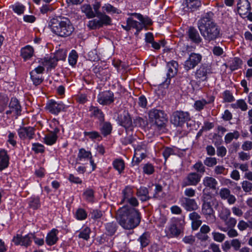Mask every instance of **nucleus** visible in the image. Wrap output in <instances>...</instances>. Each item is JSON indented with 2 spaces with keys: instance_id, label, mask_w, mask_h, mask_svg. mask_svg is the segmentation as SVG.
Wrapping results in <instances>:
<instances>
[{
  "instance_id": "nucleus-31",
  "label": "nucleus",
  "mask_w": 252,
  "mask_h": 252,
  "mask_svg": "<svg viewBox=\"0 0 252 252\" xmlns=\"http://www.w3.org/2000/svg\"><path fill=\"white\" fill-rule=\"evenodd\" d=\"M137 195L142 201H147L150 198L148 189L144 187L137 189Z\"/></svg>"
},
{
  "instance_id": "nucleus-53",
  "label": "nucleus",
  "mask_w": 252,
  "mask_h": 252,
  "mask_svg": "<svg viewBox=\"0 0 252 252\" xmlns=\"http://www.w3.org/2000/svg\"><path fill=\"white\" fill-rule=\"evenodd\" d=\"M60 125L59 122L56 119L54 118L51 121L50 126L51 128L52 129V132L55 133H59L60 131V129L59 126Z\"/></svg>"
},
{
  "instance_id": "nucleus-59",
  "label": "nucleus",
  "mask_w": 252,
  "mask_h": 252,
  "mask_svg": "<svg viewBox=\"0 0 252 252\" xmlns=\"http://www.w3.org/2000/svg\"><path fill=\"white\" fill-rule=\"evenodd\" d=\"M142 247H146L149 243V239L147 234H143L139 239Z\"/></svg>"
},
{
  "instance_id": "nucleus-18",
  "label": "nucleus",
  "mask_w": 252,
  "mask_h": 252,
  "mask_svg": "<svg viewBox=\"0 0 252 252\" xmlns=\"http://www.w3.org/2000/svg\"><path fill=\"white\" fill-rule=\"evenodd\" d=\"M201 176L197 173L192 172L189 173L182 184V187L188 186H196L200 181Z\"/></svg>"
},
{
  "instance_id": "nucleus-36",
  "label": "nucleus",
  "mask_w": 252,
  "mask_h": 252,
  "mask_svg": "<svg viewBox=\"0 0 252 252\" xmlns=\"http://www.w3.org/2000/svg\"><path fill=\"white\" fill-rule=\"evenodd\" d=\"M240 136L239 132L235 130L233 132H229L224 137V141L226 144L230 143L233 139H237Z\"/></svg>"
},
{
  "instance_id": "nucleus-34",
  "label": "nucleus",
  "mask_w": 252,
  "mask_h": 252,
  "mask_svg": "<svg viewBox=\"0 0 252 252\" xmlns=\"http://www.w3.org/2000/svg\"><path fill=\"white\" fill-rule=\"evenodd\" d=\"M126 24L129 26L130 28H133L136 29L137 32L140 31L143 28L142 24L134 20L131 18H127L126 20Z\"/></svg>"
},
{
  "instance_id": "nucleus-37",
  "label": "nucleus",
  "mask_w": 252,
  "mask_h": 252,
  "mask_svg": "<svg viewBox=\"0 0 252 252\" xmlns=\"http://www.w3.org/2000/svg\"><path fill=\"white\" fill-rule=\"evenodd\" d=\"M30 75L33 84L36 86L40 85L43 81L42 75L36 74L34 72L33 73H30Z\"/></svg>"
},
{
  "instance_id": "nucleus-28",
  "label": "nucleus",
  "mask_w": 252,
  "mask_h": 252,
  "mask_svg": "<svg viewBox=\"0 0 252 252\" xmlns=\"http://www.w3.org/2000/svg\"><path fill=\"white\" fill-rule=\"evenodd\" d=\"M97 101L101 105H107L110 103V94L109 93L103 92L97 96Z\"/></svg>"
},
{
  "instance_id": "nucleus-26",
  "label": "nucleus",
  "mask_w": 252,
  "mask_h": 252,
  "mask_svg": "<svg viewBox=\"0 0 252 252\" xmlns=\"http://www.w3.org/2000/svg\"><path fill=\"white\" fill-rule=\"evenodd\" d=\"M203 184L206 187L212 189H216L218 182L214 178L207 176L203 179Z\"/></svg>"
},
{
  "instance_id": "nucleus-63",
  "label": "nucleus",
  "mask_w": 252,
  "mask_h": 252,
  "mask_svg": "<svg viewBox=\"0 0 252 252\" xmlns=\"http://www.w3.org/2000/svg\"><path fill=\"white\" fill-rule=\"evenodd\" d=\"M162 154L165 159L166 160L170 156L174 155L175 153L173 149L166 147L164 149Z\"/></svg>"
},
{
  "instance_id": "nucleus-51",
  "label": "nucleus",
  "mask_w": 252,
  "mask_h": 252,
  "mask_svg": "<svg viewBox=\"0 0 252 252\" xmlns=\"http://www.w3.org/2000/svg\"><path fill=\"white\" fill-rule=\"evenodd\" d=\"M8 101V98L7 96L4 95H0V113L3 112Z\"/></svg>"
},
{
  "instance_id": "nucleus-2",
  "label": "nucleus",
  "mask_w": 252,
  "mask_h": 252,
  "mask_svg": "<svg viewBox=\"0 0 252 252\" xmlns=\"http://www.w3.org/2000/svg\"><path fill=\"white\" fill-rule=\"evenodd\" d=\"M48 27L53 33L62 37L70 36L74 30L69 19L63 16L52 18L48 23Z\"/></svg>"
},
{
  "instance_id": "nucleus-14",
  "label": "nucleus",
  "mask_w": 252,
  "mask_h": 252,
  "mask_svg": "<svg viewBox=\"0 0 252 252\" xmlns=\"http://www.w3.org/2000/svg\"><path fill=\"white\" fill-rule=\"evenodd\" d=\"M118 121L120 124L125 127L126 129L130 128L132 126V120L129 114L123 110L119 111Z\"/></svg>"
},
{
  "instance_id": "nucleus-39",
  "label": "nucleus",
  "mask_w": 252,
  "mask_h": 252,
  "mask_svg": "<svg viewBox=\"0 0 252 252\" xmlns=\"http://www.w3.org/2000/svg\"><path fill=\"white\" fill-rule=\"evenodd\" d=\"M189 35L191 39L196 43H199L201 41V38L198 33L196 30L193 28H190L189 30Z\"/></svg>"
},
{
  "instance_id": "nucleus-58",
  "label": "nucleus",
  "mask_w": 252,
  "mask_h": 252,
  "mask_svg": "<svg viewBox=\"0 0 252 252\" xmlns=\"http://www.w3.org/2000/svg\"><path fill=\"white\" fill-rule=\"evenodd\" d=\"M204 164L208 167H213L217 163V160L216 158H207L204 161Z\"/></svg>"
},
{
  "instance_id": "nucleus-29",
  "label": "nucleus",
  "mask_w": 252,
  "mask_h": 252,
  "mask_svg": "<svg viewBox=\"0 0 252 252\" xmlns=\"http://www.w3.org/2000/svg\"><path fill=\"white\" fill-rule=\"evenodd\" d=\"M81 10L88 18H92L95 17V12L93 11L92 6L89 4H83L81 7Z\"/></svg>"
},
{
  "instance_id": "nucleus-43",
  "label": "nucleus",
  "mask_w": 252,
  "mask_h": 252,
  "mask_svg": "<svg viewBox=\"0 0 252 252\" xmlns=\"http://www.w3.org/2000/svg\"><path fill=\"white\" fill-rule=\"evenodd\" d=\"M84 135L86 136H88L89 138L93 140H97L98 141H100L102 139L100 134L95 131L85 132Z\"/></svg>"
},
{
  "instance_id": "nucleus-4",
  "label": "nucleus",
  "mask_w": 252,
  "mask_h": 252,
  "mask_svg": "<svg viewBox=\"0 0 252 252\" xmlns=\"http://www.w3.org/2000/svg\"><path fill=\"white\" fill-rule=\"evenodd\" d=\"M148 115L149 120L158 127L164 126L167 121V115L163 110L152 109Z\"/></svg>"
},
{
  "instance_id": "nucleus-54",
  "label": "nucleus",
  "mask_w": 252,
  "mask_h": 252,
  "mask_svg": "<svg viewBox=\"0 0 252 252\" xmlns=\"http://www.w3.org/2000/svg\"><path fill=\"white\" fill-rule=\"evenodd\" d=\"M208 104L205 99L197 100L194 104V108L197 111H200L204 108V107Z\"/></svg>"
},
{
  "instance_id": "nucleus-23",
  "label": "nucleus",
  "mask_w": 252,
  "mask_h": 252,
  "mask_svg": "<svg viewBox=\"0 0 252 252\" xmlns=\"http://www.w3.org/2000/svg\"><path fill=\"white\" fill-rule=\"evenodd\" d=\"M39 63L43 65L44 67H46L47 69L54 68L57 65V60L52 57H45L43 59H40Z\"/></svg>"
},
{
  "instance_id": "nucleus-24",
  "label": "nucleus",
  "mask_w": 252,
  "mask_h": 252,
  "mask_svg": "<svg viewBox=\"0 0 252 252\" xmlns=\"http://www.w3.org/2000/svg\"><path fill=\"white\" fill-rule=\"evenodd\" d=\"M34 49L30 45H27L21 50V56L25 61L30 59L33 55Z\"/></svg>"
},
{
  "instance_id": "nucleus-48",
  "label": "nucleus",
  "mask_w": 252,
  "mask_h": 252,
  "mask_svg": "<svg viewBox=\"0 0 252 252\" xmlns=\"http://www.w3.org/2000/svg\"><path fill=\"white\" fill-rule=\"evenodd\" d=\"M87 217V214L83 209L79 208L76 211L75 217L78 220H84Z\"/></svg>"
},
{
  "instance_id": "nucleus-1",
  "label": "nucleus",
  "mask_w": 252,
  "mask_h": 252,
  "mask_svg": "<svg viewBox=\"0 0 252 252\" xmlns=\"http://www.w3.org/2000/svg\"><path fill=\"white\" fill-rule=\"evenodd\" d=\"M116 219L125 229L131 230L139 225L141 221L140 214L133 207L124 206L116 213Z\"/></svg>"
},
{
  "instance_id": "nucleus-45",
  "label": "nucleus",
  "mask_w": 252,
  "mask_h": 252,
  "mask_svg": "<svg viewBox=\"0 0 252 252\" xmlns=\"http://www.w3.org/2000/svg\"><path fill=\"white\" fill-rule=\"evenodd\" d=\"M231 215L230 211L227 208L223 207L219 212V217L220 220L223 221L226 220L227 218L230 217Z\"/></svg>"
},
{
  "instance_id": "nucleus-13",
  "label": "nucleus",
  "mask_w": 252,
  "mask_h": 252,
  "mask_svg": "<svg viewBox=\"0 0 252 252\" xmlns=\"http://www.w3.org/2000/svg\"><path fill=\"white\" fill-rule=\"evenodd\" d=\"M77 160L82 162L90 161V164L92 166V170H94L96 168V165L93 159L91 152L86 151L85 149L81 148L79 150Z\"/></svg>"
},
{
  "instance_id": "nucleus-35",
  "label": "nucleus",
  "mask_w": 252,
  "mask_h": 252,
  "mask_svg": "<svg viewBox=\"0 0 252 252\" xmlns=\"http://www.w3.org/2000/svg\"><path fill=\"white\" fill-rule=\"evenodd\" d=\"M91 232V229L89 227L86 226L80 230L78 235V237L87 241L90 239Z\"/></svg>"
},
{
  "instance_id": "nucleus-62",
  "label": "nucleus",
  "mask_w": 252,
  "mask_h": 252,
  "mask_svg": "<svg viewBox=\"0 0 252 252\" xmlns=\"http://www.w3.org/2000/svg\"><path fill=\"white\" fill-rule=\"evenodd\" d=\"M100 130L104 136L109 134L110 133V124L109 123H104Z\"/></svg>"
},
{
  "instance_id": "nucleus-41",
  "label": "nucleus",
  "mask_w": 252,
  "mask_h": 252,
  "mask_svg": "<svg viewBox=\"0 0 252 252\" xmlns=\"http://www.w3.org/2000/svg\"><path fill=\"white\" fill-rule=\"evenodd\" d=\"M30 207L34 209H37L40 206V199L38 197H32L29 201Z\"/></svg>"
},
{
  "instance_id": "nucleus-57",
  "label": "nucleus",
  "mask_w": 252,
  "mask_h": 252,
  "mask_svg": "<svg viewBox=\"0 0 252 252\" xmlns=\"http://www.w3.org/2000/svg\"><path fill=\"white\" fill-rule=\"evenodd\" d=\"M242 188L245 192H249L252 190V183L248 181H244L242 183Z\"/></svg>"
},
{
  "instance_id": "nucleus-60",
  "label": "nucleus",
  "mask_w": 252,
  "mask_h": 252,
  "mask_svg": "<svg viewBox=\"0 0 252 252\" xmlns=\"http://www.w3.org/2000/svg\"><path fill=\"white\" fill-rule=\"evenodd\" d=\"M242 64V61L237 58L234 59L231 64L230 66L231 70H235Z\"/></svg>"
},
{
  "instance_id": "nucleus-11",
  "label": "nucleus",
  "mask_w": 252,
  "mask_h": 252,
  "mask_svg": "<svg viewBox=\"0 0 252 252\" xmlns=\"http://www.w3.org/2000/svg\"><path fill=\"white\" fill-rule=\"evenodd\" d=\"M202 213L205 216L208 220H214L215 216L214 211L212 207L210 202L208 201L205 197L202 199Z\"/></svg>"
},
{
  "instance_id": "nucleus-40",
  "label": "nucleus",
  "mask_w": 252,
  "mask_h": 252,
  "mask_svg": "<svg viewBox=\"0 0 252 252\" xmlns=\"http://www.w3.org/2000/svg\"><path fill=\"white\" fill-rule=\"evenodd\" d=\"M13 11L18 15H21L24 13L25 10V6L21 3H16L11 6Z\"/></svg>"
},
{
  "instance_id": "nucleus-22",
  "label": "nucleus",
  "mask_w": 252,
  "mask_h": 252,
  "mask_svg": "<svg viewBox=\"0 0 252 252\" xmlns=\"http://www.w3.org/2000/svg\"><path fill=\"white\" fill-rule=\"evenodd\" d=\"M183 207L188 211L196 210L198 208V206L195 200L188 197H184L182 201Z\"/></svg>"
},
{
  "instance_id": "nucleus-3",
  "label": "nucleus",
  "mask_w": 252,
  "mask_h": 252,
  "mask_svg": "<svg viewBox=\"0 0 252 252\" xmlns=\"http://www.w3.org/2000/svg\"><path fill=\"white\" fill-rule=\"evenodd\" d=\"M212 13H207L198 22V27L201 35L209 41L219 37L220 30L213 21Z\"/></svg>"
},
{
  "instance_id": "nucleus-6",
  "label": "nucleus",
  "mask_w": 252,
  "mask_h": 252,
  "mask_svg": "<svg viewBox=\"0 0 252 252\" xmlns=\"http://www.w3.org/2000/svg\"><path fill=\"white\" fill-rule=\"evenodd\" d=\"M68 107L62 101L51 99L47 102L45 109L52 114L58 115L60 112L65 111Z\"/></svg>"
},
{
  "instance_id": "nucleus-16",
  "label": "nucleus",
  "mask_w": 252,
  "mask_h": 252,
  "mask_svg": "<svg viewBox=\"0 0 252 252\" xmlns=\"http://www.w3.org/2000/svg\"><path fill=\"white\" fill-rule=\"evenodd\" d=\"M211 72V69L209 67L202 65L196 71L195 78L198 82L206 81L208 74Z\"/></svg>"
},
{
  "instance_id": "nucleus-38",
  "label": "nucleus",
  "mask_w": 252,
  "mask_h": 252,
  "mask_svg": "<svg viewBox=\"0 0 252 252\" xmlns=\"http://www.w3.org/2000/svg\"><path fill=\"white\" fill-rule=\"evenodd\" d=\"M168 75L169 77H173L177 71L178 63L176 62H172L168 64Z\"/></svg>"
},
{
  "instance_id": "nucleus-49",
  "label": "nucleus",
  "mask_w": 252,
  "mask_h": 252,
  "mask_svg": "<svg viewBox=\"0 0 252 252\" xmlns=\"http://www.w3.org/2000/svg\"><path fill=\"white\" fill-rule=\"evenodd\" d=\"M32 150L35 153H43L44 150V146L38 143H33L32 144Z\"/></svg>"
},
{
  "instance_id": "nucleus-17",
  "label": "nucleus",
  "mask_w": 252,
  "mask_h": 252,
  "mask_svg": "<svg viewBox=\"0 0 252 252\" xmlns=\"http://www.w3.org/2000/svg\"><path fill=\"white\" fill-rule=\"evenodd\" d=\"M146 157V150L145 145H138L135 149L132 162L138 164Z\"/></svg>"
},
{
  "instance_id": "nucleus-55",
  "label": "nucleus",
  "mask_w": 252,
  "mask_h": 252,
  "mask_svg": "<svg viewBox=\"0 0 252 252\" xmlns=\"http://www.w3.org/2000/svg\"><path fill=\"white\" fill-rule=\"evenodd\" d=\"M16 138L17 136L15 133L10 131L8 132L7 142L13 147L16 146Z\"/></svg>"
},
{
  "instance_id": "nucleus-19",
  "label": "nucleus",
  "mask_w": 252,
  "mask_h": 252,
  "mask_svg": "<svg viewBox=\"0 0 252 252\" xmlns=\"http://www.w3.org/2000/svg\"><path fill=\"white\" fill-rule=\"evenodd\" d=\"M237 10L241 16L246 15L251 10L250 2L248 0H240L237 4Z\"/></svg>"
},
{
  "instance_id": "nucleus-64",
  "label": "nucleus",
  "mask_w": 252,
  "mask_h": 252,
  "mask_svg": "<svg viewBox=\"0 0 252 252\" xmlns=\"http://www.w3.org/2000/svg\"><path fill=\"white\" fill-rule=\"evenodd\" d=\"M113 64L117 72H119L120 70L123 69H125V65L122 64L121 61L120 60H114L113 61Z\"/></svg>"
},
{
  "instance_id": "nucleus-33",
  "label": "nucleus",
  "mask_w": 252,
  "mask_h": 252,
  "mask_svg": "<svg viewBox=\"0 0 252 252\" xmlns=\"http://www.w3.org/2000/svg\"><path fill=\"white\" fill-rule=\"evenodd\" d=\"M114 168L118 171L119 174H121L125 169V162L122 159H116L113 162Z\"/></svg>"
},
{
  "instance_id": "nucleus-46",
  "label": "nucleus",
  "mask_w": 252,
  "mask_h": 252,
  "mask_svg": "<svg viewBox=\"0 0 252 252\" xmlns=\"http://www.w3.org/2000/svg\"><path fill=\"white\" fill-rule=\"evenodd\" d=\"M78 55L75 50H72L68 56V63L70 65L74 66L77 63Z\"/></svg>"
},
{
  "instance_id": "nucleus-12",
  "label": "nucleus",
  "mask_w": 252,
  "mask_h": 252,
  "mask_svg": "<svg viewBox=\"0 0 252 252\" xmlns=\"http://www.w3.org/2000/svg\"><path fill=\"white\" fill-rule=\"evenodd\" d=\"M19 138L22 140H31L34 138L35 128L32 126H23L17 130Z\"/></svg>"
},
{
  "instance_id": "nucleus-7",
  "label": "nucleus",
  "mask_w": 252,
  "mask_h": 252,
  "mask_svg": "<svg viewBox=\"0 0 252 252\" xmlns=\"http://www.w3.org/2000/svg\"><path fill=\"white\" fill-rule=\"evenodd\" d=\"M110 18L105 15L101 14L96 18L90 20L87 24L91 30H95L103 26L104 25H109Z\"/></svg>"
},
{
  "instance_id": "nucleus-10",
  "label": "nucleus",
  "mask_w": 252,
  "mask_h": 252,
  "mask_svg": "<svg viewBox=\"0 0 252 252\" xmlns=\"http://www.w3.org/2000/svg\"><path fill=\"white\" fill-rule=\"evenodd\" d=\"M22 111L21 106L18 100L15 97L11 99L9 104V110L6 111L7 115L12 114L13 116L17 118L21 115Z\"/></svg>"
},
{
  "instance_id": "nucleus-5",
  "label": "nucleus",
  "mask_w": 252,
  "mask_h": 252,
  "mask_svg": "<svg viewBox=\"0 0 252 252\" xmlns=\"http://www.w3.org/2000/svg\"><path fill=\"white\" fill-rule=\"evenodd\" d=\"M190 120L188 112L182 111L174 112L171 117V122L176 126H182L186 122Z\"/></svg>"
},
{
  "instance_id": "nucleus-32",
  "label": "nucleus",
  "mask_w": 252,
  "mask_h": 252,
  "mask_svg": "<svg viewBox=\"0 0 252 252\" xmlns=\"http://www.w3.org/2000/svg\"><path fill=\"white\" fill-rule=\"evenodd\" d=\"M181 230L177 227L176 224H172L168 229L167 236L169 238L178 237L181 233Z\"/></svg>"
},
{
  "instance_id": "nucleus-9",
  "label": "nucleus",
  "mask_w": 252,
  "mask_h": 252,
  "mask_svg": "<svg viewBox=\"0 0 252 252\" xmlns=\"http://www.w3.org/2000/svg\"><path fill=\"white\" fill-rule=\"evenodd\" d=\"M201 59V55L194 53L190 54L188 59L185 62L184 68L187 71L194 68L200 63Z\"/></svg>"
},
{
  "instance_id": "nucleus-30",
  "label": "nucleus",
  "mask_w": 252,
  "mask_h": 252,
  "mask_svg": "<svg viewBox=\"0 0 252 252\" xmlns=\"http://www.w3.org/2000/svg\"><path fill=\"white\" fill-rule=\"evenodd\" d=\"M186 4L188 10L193 11L201 5V2L199 0H186Z\"/></svg>"
},
{
  "instance_id": "nucleus-25",
  "label": "nucleus",
  "mask_w": 252,
  "mask_h": 252,
  "mask_svg": "<svg viewBox=\"0 0 252 252\" xmlns=\"http://www.w3.org/2000/svg\"><path fill=\"white\" fill-rule=\"evenodd\" d=\"M9 164V157L7 152L4 150L0 151V170L7 167Z\"/></svg>"
},
{
  "instance_id": "nucleus-15",
  "label": "nucleus",
  "mask_w": 252,
  "mask_h": 252,
  "mask_svg": "<svg viewBox=\"0 0 252 252\" xmlns=\"http://www.w3.org/2000/svg\"><path fill=\"white\" fill-rule=\"evenodd\" d=\"M218 194L222 200H226L229 205L234 204L236 201L235 196L231 193L230 189L227 188H221Z\"/></svg>"
},
{
  "instance_id": "nucleus-8",
  "label": "nucleus",
  "mask_w": 252,
  "mask_h": 252,
  "mask_svg": "<svg viewBox=\"0 0 252 252\" xmlns=\"http://www.w3.org/2000/svg\"><path fill=\"white\" fill-rule=\"evenodd\" d=\"M33 233H29L24 236L21 234H17L12 239V242L15 245H20L27 248L31 245L32 242Z\"/></svg>"
},
{
  "instance_id": "nucleus-42",
  "label": "nucleus",
  "mask_w": 252,
  "mask_h": 252,
  "mask_svg": "<svg viewBox=\"0 0 252 252\" xmlns=\"http://www.w3.org/2000/svg\"><path fill=\"white\" fill-rule=\"evenodd\" d=\"M231 106L234 108H240L242 111H246L248 109L247 103L243 99L237 100L235 103L232 104Z\"/></svg>"
},
{
  "instance_id": "nucleus-61",
  "label": "nucleus",
  "mask_w": 252,
  "mask_h": 252,
  "mask_svg": "<svg viewBox=\"0 0 252 252\" xmlns=\"http://www.w3.org/2000/svg\"><path fill=\"white\" fill-rule=\"evenodd\" d=\"M214 172L217 175L220 174L226 175L227 174L225 168L222 165H218L216 166L214 168Z\"/></svg>"
},
{
  "instance_id": "nucleus-47",
  "label": "nucleus",
  "mask_w": 252,
  "mask_h": 252,
  "mask_svg": "<svg viewBox=\"0 0 252 252\" xmlns=\"http://www.w3.org/2000/svg\"><path fill=\"white\" fill-rule=\"evenodd\" d=\"M66 57V53L63 50L57 51L53 56V58L57 60V62L59 60H64Z\"/></svg>"
},
{
  "instance_id": "nucleus-50",
  "label": "nucleus",
  "mask_w": 252,
  "mask_h": 252,
  "mask_svg": "<svg viewBox=\"0 0 252 252\" xmlns=\"http://www.w3.org/2000/svg\"><path fill=\"white\" fill-rule=\"evenodd\" d=\"M225 225L228 228H233L237 223V220L233 217H228L223 220Z\"/></svg>"
},
{
  "instance_id": "nucleus-27",
  "label": "nucleus",
  "mask_w": 252,
  "mask_h": 252,
  "mask_svg": "<svg viewBox=\"0 0 252 252\" xmlns=\"http://www.w3.org/2000/svg\"><path fill=\"white\" fill-rule=\"evenodd\" d=\"M57 133L51 131L49 133L45 135L43 138L44 142L47 145H53L54 144L58 138Z\"/></svg>"
},
{
  "instance_id": "nucleus-44",
  "label": "nucleus",
  "mask_w": 252,
  "mask_h": 252,
  "mask_svg": "<svg viewBox=\"0 0 252 252\" xmlns=\"http://www.w3.org/2000/svg\"><path fill=\"white\" fill-rule=\"evenodd\" d=\"M123 200L124 201L127 200L133 195V191L132 188L129 186L126 187L123 190Z\"/></svg>"
},
{
  "instance_id": "nucleus-52",
  "label": "nucleus",
  "mask_w": 252,
  "mask_h": 252,
  "mask_svg": "<svg viewBox=\"0 0 252 252\" xmlns=\"http://www.w3.org/2000/svg\"><path fill=\"white\" fill-rule=\"evenodd\" d=\"M83 196L87 201L92 202L94 198V191L92 189H87L84 191Z\"/></svg>"
},
{
  "instance_id": "nucleus-21",
  "label": "nucleus",
  "mask_w": 252,
  "mask_h": 252,
  "mask_svg": "<svg viewBox=\"0 0 252 252\" xmlns=\"http://www.w3.org/2000/svg\"><path fill=\"white\" fill-rule=\"evenodd\" d=\"M58 233L59 230L56 228H53L47 233L45 238V242L47 245L51 246L58 242L59 240Z\"/></svg>"
},
{
  "instance_id": "nucleus-20",
  "label": "nucleus",
  "mask_w": 252,
  "mask_h": 252,
  "mask_svg": "<svg viewBox=\"0 0 252 252\" xmlns=\"http://www.w3.org/2000/svg\"><path fill=\"white\" fill-rule=\"evenodd\" d=\"M89 112L91 118L98 120L101 123L104 121V115L97 107L91 106L89 108Z\"/></svg>"
},
{
  "instance_id": "nucleus-56",
  "label": "nucleus",
  "mask_w": 252,
  "mask_h": 252,
  "mask_svg": "<svg viewBox=\"0 0 252 252\" xmlns=\"http://www.w3.org/2000/svg\"><path fill=\"white\" fill-rule=\"evenodd\" d=\"M212 236L214 240L218 242H222L225 238V236L224 234L214 232L212 233Z\"/></svg>"
}]
</instances>
